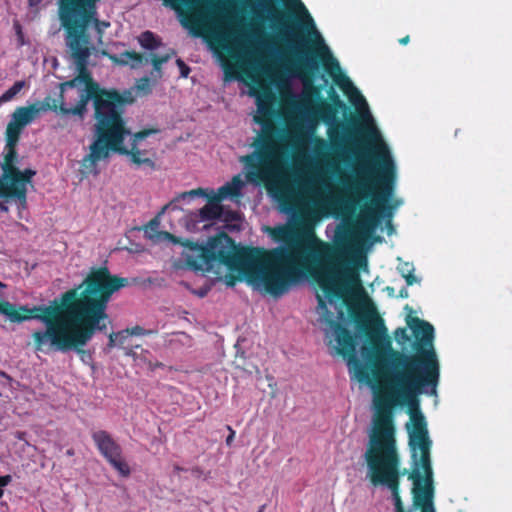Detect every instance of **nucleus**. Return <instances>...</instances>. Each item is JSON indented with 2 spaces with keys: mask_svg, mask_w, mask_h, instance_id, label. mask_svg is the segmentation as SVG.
I'll return each mask as SVG.
<instances>
[{
  "mask_svg": "<svg viewBox=\"0 0 512 512\" xmlns=\"http://www.w3.org/2000/svg\"><path fill=\"white\" fill-rule=\"evenodd\" d=\"M115 334L117 335L118 346L120 347H123L126 340L130 337V334L125 333V329L115 332Z\"/></svg>",
  "mask_w": 512,
  "mask_h": 512,
  "instance_id": "obj_37",
  "label": "nucleus"
},
{
  "mask_svg": "<svg viewBox=\"0 0 512 512\" xmlns=\"http://www.w3.org/2000/svg\"><path fill=\"white\" fill-rule=\"evenodd\" d=\"M66 454L69 455V456H72V455H74V450L73 449H68L66 451Z\"/></svg>",
  "mask_w": 512,
  "mask_h": 512,
  "instance_id": "obj_50",
  "label": "nucleus"
},
{
  "mask_svg": "<svg viewBox=\"0 0 512 512\" xmlns=\"http://www.w3.org/2000/svg\"><path fill=\"white\" fill-rule=\"evenodd\" d=\"M405 309L409 311L406 323L415 337L414 353L407 354L393 349L388 339L384 349H377L372 354V371L377 379L385 381L397 399L410 406H417L416 398L425 388L436 392L440 364L434 348V327L412 316L413 309L409 305Z\"/></svg>",
  "mask_w": 512,
  "mask_h": 512,
  "instance_id": "obj_3",
  "label": "nucleus"
},
{
  "mask_svg": "<svg viewBox=\"0 0 512 512\" xmlns=\"http://www.w3.org/2000/svg\"><path fill=\"white\" fill-rule=\"evenodd\" d=\"M355 92L357 94L358 101L363 104L364 106H367L365 98L355 89Z\"/></svg>",
  "mask_w": 512,
  "mask_h": 512,
  "instance_id": "obj_42",
  "label": "nucleus"
},
{
  "mask_svg": "<svg viewBox=\"0 0 512 512\" xmlns=\"http://www.w3.org/2000/svg\"><path fill=\"white\" fill-rule=\"evenodd\" d=\"M409 41H410V37H409V35H406V36H404V37H402V38H400V39H399V43H400L401 45H406V44H408V43H409Z\"/></svg>",
  "mask_w": 512,
  "mask_h": 512,
  "instance_id": "obj_43",
  "label": "nucleus"
},
{
  "mask_svg": "<svg viewBox=\"0 0 512 512\" xmlns=\"http://www.w3.org/2000/svg\"><path fill=\"white\" fill-rule=\"evenodd\" d=\"M24 81H16L8 90L0 97V102H8L12 100L24 87Z\"/></svg>",
  "mask_w": 512,
  "mask_h": 512,
  "instance_id": "obj_29",
  "label": "nucleus"
},
{
  "mask_svg": "<svg viewBox=\"0 0 512 512\" xmlns=\"http://www.w3.org/2000/svg\"><path fill=\"white\" fill-rule=\"evenodd\" d=\"M77 70L79 71V75L77 77H75L74 79H71L69 81H66V82L60 84V87H61L62 91L64 90L65 87H70V88L75 87L76 84H77V81L85 82V78H84L85 75H90L87 72V65L85 66L84 70H80L78 67H77Z\"/></svg>",
  "mask_w": 512,
  "mask_h": 512,
  "instance_id": "obj_30",
  "label": "nucleus"
},
{
  "mask_svg": "<svg viewBox=\"0 0 512 512\" xmlns=\"http://www.w3.org/2000/svg\"><path fill=\"white\" fill-rule=\"evenodd\" d=\"M349 312H350V315H351L352 319L354 320V322L358 325V327H361V322L363 319L362 315L350 307H349ZM362 328L366 331V334L369 336V338L371 340H373L374 334L376 335L380 332L385 334V332H386V328H385L384 324L382 323V320H379V327L375 331L368 330L367 326L365 324H363Z\"/></svg>",
  "mask_w": 512,
  "mask_h": 512,
  "instance_id": "obj_25",
  "label": "nucleus"
},
{
  "mask_svg": "<svg viewBox=\"0 0 512 512\" xmlns=\"http://www.w3.org/2000/svg\"><path fill=\"white\" fill-rule=\"evenodd\" d=\"M196 196H205V197H207L208 195L206 193V190H204L203 188H197V189H193V190H190V191L182 192L178 196H176L172 201H170L168 204L164 205L162 207L159 215L163 214L170 207L174 208L175 207V203L178 202L179 200H184L186 198H193V197H196Z\"/></svg>",
  "mask_w": 512,
  "mask_h": 512,
  "instance_id": "obj_24",
  "label": "nucleus"
},
{
  "mask_svg": "<svg viewBox=\"0 0 512 512\" xmlns=\"http://www.w3.org/2000/svg\"><path fill=\"white\" fill-rule=\"evenodd\" d=\"M158 224H159V223H158L157 219H152V220L149 222V226H150L152 229H153V228H155V227H157V226H158Z\"/></svg>",
  "mask_w": 512,
  "mask_h": 512,
  "instance_id": "obj_46",
  "label": "nucleus"
},
{
  "mask_svg": "<svg viewBox=\"0 0 512 512\" xmlns=\"http://www.w3.org/2000/svg\"><path fill=\"white\" fill-rule=\"evenodd\" d=\"M258 115L254 121L263 127L262 133L255 139L252 146L255 150L242 156L240 162L245 165L247 170L246 178L249 182L260 184L265 183L270 191H275L284 209L286 205L287 194L283 187L276 181L278 175L279 161L277 155L276 128L273 123L275 110L273 107V97L266 92L257 97Z\"/></svg>",
  "mask_w": 512,
  "mask_h": 512,
  "instance_id": "obj_6",
  "label": "nucleus"
},
{
  "mask_svg": "<svg viewBox=\"0 0 512 512\" xmlns=\"http://www.w3.org/2000/svg\"><path fill=\"white\" fill-rule=\"evenodd\" d=\"M266 230L275 242L284 245L269 250L247 247L240 259L245 264H262L268 269L265 279L271 292H287L292 285L311 277L329 301L343 297L339 280L346 265L344 244L324 242L312 228L299 231L279 225Z\"/></svg>",
  "mask_w": 512,
  "mask_h": 512,
  "instance_id": "obj_1",
  "label": "nucleus"
},
{
  "mask_svg": "<svg viewBox=\"0 0 512 512\" xmlns=\"http://www.w3.org/2000/svg\"><path fill=\"white\" fill-rule=\"evenodd\" d=\"M139 44L147 50H155L160 46L159 39L151 31H145L138 37Z\"/></svg>",
  "mask_w": 512,
  "mask_h": 512,
  "instance_id": "obj_26",
  "label": "nucleus"
},
{
  "mask_svg": "<svg viewBox=\"0 0 512 512\" xmlns=\"http://www.w3.org/2000/svg\"><path fill=\"white\" fill-rule=\"evenodd\" d=\"M227 430L229 431V435L227 436L226 438V445L227 446H231L232 443H233V440L235 438V431L233 430V428L231 426H227Z\"/></svg>",
  "mask_w": 512,
  "mask_h": 512,
  "instance_id": "obj_38",
  "label": "nucleus"
},
{
  "mask_svg": "<svg viewBox=\"0 0 512 512\" xmlns=\"http://www.w3.org/2000/svg\"><path fill=\"white\" fill-rule=\"evenodd\" d=\"M175 470H176V471H182V470H183V468H181V467H179V466H175Z\"/></svg>",
  "mask_w": 512,
  "mask_h": 512,
  "instance_id": "obj_52",
  "label": "nucleus"
},
{
  "mask_svg": "<svg viewBox=\"0 0 512 512\" xmlns=\"http://www.w3.org/2000/svg\"><path fill=\"white\" fill-rule=\"evenodd\" d=\"M0 314L13 323L37 319L46 324L44 331L33 332L35 351L49 345L61 352L82 349L98 332V267L90 269L78 288L70 289L54 299L51 305H20L0 300Z\"/></svg>",
  "mask_w": 512,
  "mask_h": 512,
  "instance_id": "obj_2",
  "label": "nucleus"
},
{
  "mask_svg": "<svg viewBox=\"0 0 512 512\" xmlns=\"http://www.w3.org/2000/svg\"><path fill=\"white\" fill-rule=\"evenodd\" d=\"M12 481L11 475L0 476V499L3 497L4 490L3 488L8 486Z\"/></svg>",
  "mask_w": 512,
  "mask_h": 512,
  "instance_id": "obj_35",
  "label": "nucleus"
},
{
  "mask_svg": "<svg viewBox=\"0 0 512 512\" xmlns=\"http://www.w3.org/2000/svg\"><path fill=\"white\" fill-rule=\"evenodd\" d=\"M325 321L335 336L337 354L348 358L349 363L355 364V375L359 381H368L369 370L362 366L356 357V340L354 335L343 324L333 318H326Z\"/></svg>",
  "mask_w": 512,
  "mask_h": 512,
  "instance_id": "obj_13",
  "label": "nucleus"
},
{
  "mask_svg": "<svg viewBox=\"0 0 512 512\" xmlns=\"http://www.w3.org/2000/svg\"><path fill=\"white\" fill-rule=\"evenodd\" d=\"M94 119L95 139L89 147V153L84 157H99L107 154V144L111 141L119 143L122 135L129 134L126 128L124 114L126 107L135 98L130 90L122 92L115 88H104L95 85Z\"/></svg>",
  "mask_w": 512,
  "mask_h": 512,
  "instance_id": "obj_8",
  "label": "nucleus"
},
{
  "mask_svg": "<svg viewBox=\"0 0 512 512\" xmlns=\"http://www.w3.org/2000/svg\"><path fill=\"white\" fill-rule=\"evenodd\" d=\"M211 46L219 54L225 80L238 79L239 73L236 62L241 59L239 41L236 38L231 40L230 35L227 33L216 32L213 34Z\"/></svg>",
  "mask_w": 512,
  "mask_h": 512,
  "instance_id": "obj_14",
  "label": "nucleus"
},
{
  "mask_svg": "<svg viewBox=\"0 0 512 512\" xmlns=\"http://www.w3.org/2000/svg\"><path fill=\"white\" fill-rule=\"evenodd\" d=\"M31 105L36 106V109H38V114L42 111H47V110L59 112V106H60V104L58 105L57 101L50 96L45 97L44 100L41 102H36Z\"/></svg>",
  "mask_w": 512,
  "mask_h": 512,
  "instance_id": "obj_28",
  "label": "nucleus"
},
{
  "mask_svg": "<svg viewBox=\"0 0 512 512\" xmlns=\"http://www.w3.org/2000/svg\"><path fill=\"white\" fill-rule=\"evenodd\" d=\"M220 202L214 200V195L209 197L208 203L199 211L201 220L212 221L221 218L223 207L219 204Z\"/></svg>",
  "mask_w": 512,
  "mask_h": 512,
  "instance_id": "obj_23",
  "label": "nucleus"
},
{
  "mask_svg": "<svg viewBox=\"0 0 512 512\" xmlns=\"http://www.w3.org/2000/svg\"><path fill=\"white\" fill-rule=\"evenodd\" d=\"M410 421L411 428L407 426V429L412 458V472L409 473V480L413 483L412 509H420V512H436L430 456L432 442L428 435L427 423L418 408L415 410L411 408Z\"/></svg>",
  "mask_w": 512,
  "mask_h": 512,
  "instance_id": "obj_9",
  "label": "nucleus"
},
{
  "mask_svg": "<svg viewBox=\"0 0 512 512\" xmlns=\"http://www.w3.org/2000/svg\"><path fill=\"white\" fill-rule=\"evenodd\" d=\"M42 2V0H28L29 6L34 7L39 5Z\"/></svg>",
  "mask_w": 512,
  "mask_h": 512,
  "instance_id": "obj_45",
  "label": "nucleus"
},
{
  "mask_svg": "<svg viewBox=\"0 0 512 512\" xmlns=\"http://www.w3.org/2000/svg\"><path fill=\"white\" fill-rule=\"evenodd\" d=\"M24 435H25V433H24V432H17V433H16V437H17L18 439H20V440H21V439H23V436H24Z\"/></svg>",
  "mask_w": 512,
  "mask_h": 512,
  "instance_id": "obj_49",
  "label": "nucleus"
},
{
  "mask_svg": "<svg viewBox=\"0 0 512 512\" xmlns=\"http://www.w3.org/2000/svg\"><path fill=\"white\" fill-rule=\"evenodd\" d=\"M125 333L126 334H130V336H146V335L153 334L154 331L153 330H146L143 327H141L139 325H136V326L131 327V328H126L125 329Z\"/></svg>",
  "mask_w": 512,
  "mask_h": 512,
  "instance_id": "obj_31",
  "label": "nucleus"
},
{
  "mask_svg": "<svg viewBox=\"0 0 512 512\" xmlns=\"http://www.w3.org/2000/svg\"><path fill=\"white\" fill-rule=\"evenodd\" d=\"M330 102H322L319 107V115L324 121H332L336 118L339 109L345 107L344 102L333 88L328 91Z\"/></svg>",
  "mask_w": 512,
  "mask_h": 512,
  "instance_id": "obj_21",
  "label": "nucleus"
},
{
  "mask_svg": "<svg viewBox=\"0 0 512 512\" xmlns=\"http://www.w3.org/2000/svg\"><path fill=\"white\" fill-rule=\"evenodd\" d=\"M92 440L102 457L123 477L131 474L129 465L122 456V448L106 430L94 431Z\"/></svg>",
  "mask_w": 512,
  "mask_h": 512,
  "instance_id": "obj_15",
  "label": "nucleus"
},
{
  "mask_svg": "<svg viewBox=\"0 0 512 512\" xmlns=\"http://www.w3.org/2000/svg\"><path fill=\"white\" fill-rule=\"evenodd\" d=\"M413 271H414V269L411 268V269L407 270V273H405L404 270L401 269V275L405 278L406 284L408 286H411V285H413V284L418 282V279L414 275Z\"/></svg>",
  "mask_w": 512,
  "mask_h": 512,
  "instance_id": "obj_33",
  "label": "nucleus"
},
{
  "mask_svg": "<svg viewBox=\"0 0 512 512\" xmlns=\"http://www.w3.org/2000/svg\"><path fill=\"white\" fill-rule=\"evenodd\" d=\"M14 29L18 38L19 45H24V34L22 31V26L18 21H14Z\"/></svg>",
  "mask_w": 512,
  "mask_h": 512,
  "instance_id": "obj_36",
  "label": "nucleus"
},
{
  "mask_svg": "<svg viewBox=\"0 0 512 512\" xmlns=\"http://www.w3.org/2000/svg\"><path fill=\"white\" fill-rule=\"evenodd\" d=\"M317 300H318V307L321 310H327V304H326L325 300L323 299V297L320 295H317Z\"/></svg>",
  "mask_w": 512,
  "mask_h": 512,
  "instance_id": "obj_40",
  "label": "nucleus"
},
{
  "mask_svg": "<svg viewBox=\"0 0 512 512\" xmlns=\"http://www.w3.org/2000/svg\"><path fill=\"white\" fill-rule=\"evenodd\" d=\"M157 129H144L136 132L133 135L130 148L123 145L125 137L128 134L122 135L119 143H113L112 141L107 144V154L99 157H84L81 161V167L84 173H97V163L101 160H105L110 156V152H117L121 155L129 157L130 161L137 167L148 168L149 170L156 169L155 157L156 153L154 150L140 149L139 142L144 140L149 135L157 133Z\"/></svg>",
  "mask_w": 512,
  "mask_h": 512,
  "instance_id": "obj_10",
  "label": "nucleus"
},
{
  "mask_svg": "<svg viewBox=\"0 0 512 512\" xmlns=\"http://www.w3.org/2000/svg\"><path fill=\"white\" fill-rule=\"evenodd\" d=\"M194 35H195V36H199V35H200V32H198V31H194Z\"/></svg>",
  "mask_w": 512,
  "mask_h": 512,
  "instance_id": "obj_54",
  "label": "nucleus"
},
{
  "mask_svg": "<svg viewBox=\"0 0 512 512\" xmlns=\"http://www.w3.org/2000/svg\"><path fill=\"white\" fill-rule=\"evenodd\" d=\"M0 286H2V283L0 282Z\"/></svg>",
  "mask_w": 512,
  "mask_h": 512,
  "instance_id": "obj_55",
  "label": "nucleus"
},
{
  "mask_svg": "<svg viewBox=\"0 0 512 512\" xmlns=\"http://www.w3.org/2000/svg\"><path fill=\"white\" fill-rule=\"evenodd\" d=\"M313 152L317 158V163L325 167L332 175L340 174L338 164L332 160L329 153V145L326 140L315 137Z\"/></svg>",
  "mask_w": 512,
  "mask_h": 512,
  "instance_id": "obj_19",
  "label": "nucleus"
},
{
  "mask_svg": "<svg viewBox=\"0 0 512 512\" xmlns=\"http://www.w3.org/2000/svg\"><path fill=\"white\" fill-rule=\"evenodd\" d=\"M176 64L180 70V76L183 78H187L190 73V67L186 65L185 62L180 58L176 60Z\"/></svg>",
  "mask_w": 512,
  "mask_h": 512,
  "instance_id": "obj_34",
  "label": "nucleus"
},
{
  "mask_svg": "<svg viewBox=\"0 0 512 512\" xmlns=\"http://www.w3.org/2000/svg\"><path fill=\"white\" fill-rule=\"evenodd\" d=\"M97 2L98 1L94 2V9L91 14V17H89L87 23H85L83 27H78L77 29H75L74 32L67 29L66 27H62L65 31V41L67 47L70 50L71 57L74 59L76 66H78L80 70H84L85 66L88 65V60L91 55V37L87 32L90 24H93L99 37H102L104 29L110 26L109 22L101 21L96 17Z\"/></svg>",
  "mask_w": 512,
  "mask_h": 512,
  "instance_id": "obj_12",
  "label": "nucleus"
},
{
  "mask_svg": "<svg viewBox=\"0 0 512 512\" xmlns=\"http://www.w3.org/2000/svg\"><path fill=\"white\" fill-rule=\"evenodd\" d=\"M172 54H175V52L172 51L171 54L167 53L164 55L151 54V57L149 58V56L138 53L136 51H124L120 53L119 57L113 56L111 59L121 65H130L131 68H138L151 62L153 65V70L157 72L159 76H161L162 65L170 60Z\"/></svg>",
  "mask_w": 512,
  "mask_h": 512,
  "instance_id": "obj_16",
  "label": "nucleus"
},
{
  "mask_svg": "<svg viewBox=\"0 0 512 512\" xmlns=\"http://www.w3.org/2000/svg\"><path fill=\"white\" fill-rule=\"evenodd\" d=\"M394 337L401 345L410 341V336L408 335L406 328H397L394 332Z\"/></svg>",
  "mask_w": 512,
  "mask_h": 512,
  "instance_id": "obj_32",
  "label": "nucleus"
},
{
  "mask_svg": "<svg viewBox=\"0 0 512 512\" xmlns=\"http://www.w3.org/2000/svg\"><path fill=\"white\" fill-rule=\"evenodd\" d=\"M85 90L81 94L79 101L77 104L72 108H67L64 106L63 103V94H60L61 100H60V106H59V113L63 115H78L82 117L86 111H87V104L91 100L94 103L95 100V85L96 82H94L90 75H85Z\"/></svg>",
  "mask_w": 512,
  "mask_h": 512,
  "instance_id": "obj_18",
  "label": "nucleus"
},
{
  "mask_svg": "<svg viewBox=\"0 0 512 512\" xmlns=\"http://www.w3.org/2000/svg\"><path fill=\"white\" fill-rule=\"evenodd\" d=\"M38 117V109L36 106H20L17 107L11 115V119L7 124L5 136H10L13 141L15 138L20 139L23 129L32 123Z\"/></svg>",
  "mask_w": 512,
  "mask_h": 512,
  "instance_id": "obj_17",
  "label": "nucleus"
},
{
  "mask_svg": "<svg viewBox=\"0 0 512 512\" xmlns=\"http://www.w3.org/2000/svg\"><path fill=\"white\" fill-rule=\"evenodd\" d=\"M373 472H374V475H373L372 480L374 483L389 484V486L391 488L392 499L394 501L395 512H412L411 510L405 509L401 497H399L397 494L396 474H393V472L388 468L384 471V473L380 474L373 467Z\"/></svg>",
  "mask_w": 512,
  "mask_h": 512,
  "instance_id": "obj_20",
  "label": "nucleus"
},
{
  "mask_svg": "<svg viewBox=\"0 0 512 512\" xmlns=\"http://www.w3.org/2000/svg\"><path fill=\"white\" fill-rule=\"evenodd\" d=\"M400 298H408L409 297V293H408V290L407 288H402L400 291H399V295H398Z\"/></svg>",
  "mask_w": 512,
  "mask_h": 512,
  "instance_id": "obj_41",
  "label": "nucleus"
},
{
  "mask_svg": "<svg viewBox=\"0 0 512 512\" xmlns=\"http://www.w3.org/2000/svg\"><path fill=\"white\" fill-rule=\"evenodd\" d=\"M5 140L6 153L4 155L3 162L1 163L2 175L0 177L22 198V208L26 209L28 185L32 186L33 177L36 175V171L31 168L20 170L16 166L18 161L16 146L19 142V138H15L12 141L10 136H5Z\"/></svg>",
  "mask_w": 512,
  "mask_h": 512,
  "instance_id": "obj_11",
  "label": "nucleus"
},
{
  "mask_svg": "<svg viewBox=\"0 0 512 512\" xmlns=\"http://www.w3.org/2000/svg\"><path fill=\"white\" fill-rule=\"evenodd\" d=\"M168 238L174 243H180L197 253L196 257L188 256L187 265L195 271L212 272L218 274L216 268L225 266L230 272L225 275L227 286L233 287L237 282L245 280L256 289H261L274 297H279L285 292H271L268 288L266 274L268 269L262 264L248 265L240 255L247 247L238 248L235 241L226 233L211 237L205 245L193 241L181 240L166 232Z\"/></svg>",
  "mask_w": 512,
  "mask_h": 512,
  "instance_id": "obj_5",
  "label": "nucleus"
},
{
  "mask_svg": "<svg viewBox=\"0 0 512 512\" xmlns=\"http://www.w3.org/2000/svg\"><path fill=\"white\" fill-rule=\"evenodd\" d=\"M244 185V182L241 180L240 176H234L230 182H227L223 186H221L217 193H213L215 201H222L227 197H238L241 195V189Z\"/></svg>",
  "mask_w": 512,
  "mask_h": 512,
  "instance_id": "obj_22",
  "label": "nucleus"
},
{
  "mask_svg": "<svg viewBox=\"0 0 512 512\" xmlns=\"http://www.w3.org/2000/svg\"><path fill=\"white\" fill-rule=\"evenodd\" d=\"M0 211H2L4 213H8L9 207L6 204V202H0Z\"/></svg>",
  "mask_w": 512,
  "mask_h": 512,
  "instance_id": "obj_44",
  "label": "nucleus"
},
{
  "mask_svg": "<svg viewBox=\"0 0 512 512\" xmlns=\"http://www.w3.org/2000/svg\"><path fill=\"white\" fill-rule=\"evenodd\" d=\"M395 401L390 396L377 398L375 400V416L373 419V427L369 434V440L364 460L368 468V477L374 486L383 485L390 486L387 483H374L372 478L374 475L373 467L378 473L382 474L388 468L393 474H396L397 494L400 497V477L412 472L408 469L400 470V456L397 449L395 438V426L393 421L392 408Z\"/></svg>",
  "mask_w": 512,
  "mask_h": 512,
  "instance_id": "obj_7",
  "label": "nucleus"
},
{
  "mask_svg": "<svg viewBox=\"0 0 512 512\" xmlns=\"http://www.w3.org/2000/svg\"><path fill=\"white\" fill-rule=\"evenodd\" d=\"M192 472H193V473H195V474H200V473H201V470H200V468L196 467V468H194V469L192 470Z\"/></svg>",
  "mask_w": 512,
  "mask_h": 512,
  "instance_id": "obj_51",
  "label": "nucleus"
},
{
  "mask_svg": "<svg viewBox=\"0 0 512 512\" xmlns=\"http://www.w3.org/2000/svg\"><path fill=\"white\" fill-rule=\"evenodd\" d=\"M401 269H403L404 272L407 273V270L411 269V268H410L409 263H405L403 267L399 268L400 271H401Z\"/></svg>",
  "mask_w": 512,
  "mask_h": 512,
  "instance_id": "obj_47",
  "label": "nucleus"
},
{
  "mask_svg": "<svg viewBox=\"0 0 512 512\" xmlns=\"http://www.w3.org/2000/svg\"><path fill=\"white\" fill-rule=\"evenodd\" d=\"M116 345H118L117 335L115 334V332H112L108 336V344H107V346L109 348H112V347H114Z\"/></svg>",
  "mask_w": 512,
  "mask_h": 512,
  "instance_id": "obj_39",
  "label": "nucleus"
},
{
  "mask_svg": "<svg viewBox=\"0 0 512 512\" xmlns=\"http://www.w3.org/2000/svg\"><path fill=\"white\" fill-rule=\"evenodd\" d=\"M131 354H132V350L131 349L126 351V355H131Z\"/></svg>",
  "mask_w": 512,
  "mask_h": 512,
  "instance_id": "obj_53",
  "label": "nucleus"
},
{
  "mask_svg": "<svg viewBox=\"0 0 512 512\" xmlns=\"http://www.w3.org/2000/svg\"><path fill=\"white\" fill-rule=\"evenodd\" d=\"M229 218H230V219H232V220H234V219H236V218H237V214H236L235 212H230V213H229Z\"/></svg>",
  "mask_w": 512,
  "mask_h": 512,
  "instance_id": "obj_48",
  "label": "nucleus"
},
{
  "mask_svg": "<svg viewBox=\"0 0 512 512\" xmlns=\"http://www.w3.org/2000/svg\"><path fill=\"white\" fill-rule=\"evenodd\" d=\"M375 161L378 164L375 176L372 166L363 161L355 177L339 178L349 193L345 199L332 194L326 198L330 204L343 206L347 211L359 207L356 226L365 236H370L384 219L387 220L388 234L394 231L391 219L397 203L390 204L389 201L394 193L395 165L386 147H383Z\"/></svg>",
  "mask_w": 512,
  "mask_h": 512,
  "instance_id": "obj_4",
  "label": "nucleus"
},
{
  "mask_svg": "<svg viewBox=\"0 0 512 512\" xmlns=\"http://www.w3.org/2000/svg\"><path fill=\"white\" fill-rule=\"evenodd\" d=\"M0 198L5 200H15L19 209L22 208V198L16 193L15 190L10 188L4 180L0 177Z\"/></svg>",
  "mask_w": 512,
  "mask_h": 512,
  "instance_id": "obj_27",
  "label": "nucleus"
}]
</instances>
